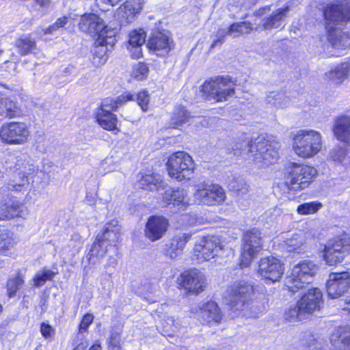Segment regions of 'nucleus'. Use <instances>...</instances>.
<instances>
[{
  "mask_svg": "<svg viewBox=\"0 0 350 350\" xmlns=\"http://www.w3.org/2000/svg\"><path fill=\"white\" fill-rule=\"evenodd\" d=\"M116 28L105 25L103 20L98 15L89 14V34L94 40L92 46L93 65L96 67L104 65L108 58V46L112 47L116 42Z\"/></svg>",
  "mask_w": 350,
  "mask_h": 350,
  "instance_id": "f257e3e1",
  "label": "nucleus"
},
{
  "mask_svg": "<svg viewBox=\"0 0 350 350\" xmlns=\"http://www.w3.org/2000/svg\"><path fill=\"white\" fill-rule=\"evenodd\" d=\"M323 14L326 21L325 27L329 31L333 46L341 49L350 46L347 36L334 27L336 23L350 21V0L332 3L325 7Z\"/></svg>",
  "mask_w": 350,
  "mask_h": 350,
  "instance_id": "f03ea898",
  "label": "nucleus"
},
{
  "mask_svg": "<svg viewBox=\"0 0 350 350\" xmlns=\"http://www.w3.org/2000/svg\"><path fill=\"white\" fill-rule=\"evenodd\" d=\"M253 291L252 285L244 280L232 284L227 293V299L231 309L242 312L243 315L248 318L258 317L259 312L251 304Z\"/></svg>",
  "mask_w": 350,
  "mask_h": 350,
  "instance_id": "7ed1b4c3",
  "label": "nucleus"
},
{
  "mask_svg": "<svg viewBox=\"0 0 350 350\" xmlns=\"http://www.w3.org/2000/svg\"><path fill=\"white\" fill-rule=\"evenodd\" d=\"M251 157L258 167H265L275 163L279 158L278 143L267 137L258 136L250 144Z\"/></svg>",
  "mask_w": 350,
  "mask_h": 350,
  "instance_id": "20e7f679",
  "label": "nucleus"
},
{
  "mask_svg": "<svg viewBox=\"0 0 350 350\" xmlns=\"http://www.w3.org/2000/svg\"><path fill=\"white\" fill-rule=\"evenodd\" d=\"M321 147V135L314 130H299L293 137V150L295 154L300 157H312L319 152Z\"/></svg>",
  "mask_w": 350,
  "mask_h": 350,
  "instance_id": "39448f33",
  "label": "nucleus"
},
{
  "mask_svg": "<svg viewBox=\"0 0 350 350\" xmlns=\"http://www.w3.org/2000/svg\"><path fill=\"white\" fill-rule=\"evenodd\" d=\"M317 173V170L309 165L293 163L284 181L278 184L284 190L298 191L308 187Z\"/></svg>",
  "mask_w": 350,
  "mask_h": 350,
  "instance_id": "423d86ee",
  "label": "nucleus"
},
{
  "mask_svg": "<svg viewBox=\"0 0 350 350\" xmlns=\"http://www.w3.org/2000/svg\"><path fill=\"white\" fill-rule=\"evenodd\" d=\"M317 271V267L310 260H304L295 265L291 274L286 277L285 285L292 292L303 288L305 284L311 283Z\"/></svg>",
  "mask_w": 350,
  "mask_h": 350,
  "instance_id": "0eeeda50",
  "label": "nucleus"
},
{
  "mask_svg": "<svg viewBox=\"0 0 350 350\" xmlns=\"http://www.w3.org/2000/svg\"><path fill=\"white\" fill-rule=\"evenodd\" d=\"M169 176L178 181L189 180L194 171V162L191 157L184 151H178L168 159Z\"/></svg>",
  "mask_w": 350,
  "mask_h": 350,
  "instance_id": "6e6552de",
  "label": "nucleus"
},
{
  "mask_svg": "<svg viewBox=\"0 0 350 350\" xmlns=\"http://www.w3.org/2000/svg\"><path fill=\"white\" fill-rule=\"evenodd\" d=\"M234 85L229 76H218L206 81L202 86V91L209 98L221 102L226 100L234 94Z\"/></svg>",
  "mask_w": 350,
  "mask_h": 350,
  "instance_id": "1a4fd4ad",
  "label": "nucleus"
},
{
  "mask_svg": "<svg viewBox=\"0 0 350 350\" xmlns=\"http://www.w3.org/2000/svg\"><path fill=\"white\" fill-rule=\"evenodd\" d=\"M262 248V240L259 230L256 228L244 232L242 254L240 261L241 267H247Z\"/></svg>",
  "mask_w": 350,
  "mask_h": 350,
  "instance_id": "9d476101",
  "label": "nucleus"
},
{
  "mask_svg": "<svg viewBox=\"0 0 350 350\" xmlns=\"http://www.w3.org/2000/svg\"><path fill=\"white\" fill-rule=\"evenodd\" d=\"M196 188L194 200L198 204L217 206L222 204L226 198L224 189L219 185L201 183Z\"/></svg>",
  "mask_w": 350,
  "mask_h": 350,
  "instance_id": "9b49d317",
  "label": "nucleus"
},
{
  "mask_svg": "<svg viewBox=\"0 0 350 350\" xmlns=\"http://www.w3.org/2000/svg\"><path fill=\"white\" fill-rule=\"evenodd\" d=\"M29 135V128L24 122H11L0 128L1 139L8 144H23L27 141Z\"/></svg>",
  "mask_w": 350,
  "mask_h": 350,
  "instance_id": "f8f14e48",
  "label": "nucleus"
},
{
  "mask_svg": "<svg viewBox=\"0 0 350 350\" xmlns=\"http://www.w3.org/2000/svg\"><path fill=\"white\" fill-rule=\"evenodd\" d=\"M350 250L349 239L336 238L327 241L323 250V258L329 265H334L343 260Z\"/></svg>",
  "mask_w": 350,
  "mask_h": 350,
  "instance_id": "ddd939ff",
  "label": "nucleus"
},
{
  "mask_svg": "<svg viewBox=\"0 0 350 350\" xmlns=\"http://www.w3.org/2000/svg\"><path fill=\"white\" fill-rule=\"evenodd\" d=\"M258 273L262 278L275 282L278 281L284 273L283 265L275 257L269 256L260 259Z\"/></svg>",
  "mask_w": 350,
  "mask_h": 350,
  "instance_id": "4468645a",
  "label": "nucleus"
},
{
  "mask_svg": "<svg viewBox=\"0 0 350 350\" xmlns=\"http://www.w3.org/2000/svg\"><path fill=\"white\" fill-rule=\"evenodd\" d=\"M350 286V273L348 271L331 273L326 282L328 295L332 298H338L344 295Z\"/></svg>",
  "mask_w": 350,
  "mask_h": 350,
  "instance_id": "2eb2a0df",
  "label": "nucleus"
},
{
  "mask_svg": "<svg viewBox=\"0 0 350 350\" xmlns=\"http://www.w3.org/2000/svg\"><path fill=\"white\" fill-rule=\"evenodd\" d=\"M147 46L157 55L165 56L173 48V40L167 31H157L152 33Z\"/></svg>",
  "mask_w": 350,
  "mask_h": 350,
  "instance_id": "dca6fc26",
  "label": "nucleus"
},
{
  "mask_svg": "<svg viewBox=\"0 0 350 350\" xmlns=\"http://www.w3.org/2000/svg\"><path fill=\"white\" fill-rule=\"evenodd\" d=\"M218 240L213 237H202L197 241L194 247V256L199 262L209 260L217 255L220 248Z\"/></svg>",
  "mask_w": 350,
  "mask_h": 350,
  "instance_id": "f3484780",
  "label": "nucleus"
},
{
  "mask_svg": "<svg viewBox=\"0 0 350 350\" xmlns=\"http://www.w3.org/2000/svg\"><path fill=\"white\" fill-rule=\"evenodd\" d=\"M169 226L168 220L162 216H151L146 225L145 237L151 241L161 239Z\"/></svg>",
  "mask_w": 350,
  "mask_h": 350,
  "instance_id": "a211bd4d",
  "label": "nucleus"
},
{
  "mask_svg": "<svg viewBox=\"0 0 350 350\" xmlns=\"http://www.w3.org/2000/svg\"><path fill=\"white\" fill-rule=\"evenodd\" d=\"M301 312L305 314H312L319 310L323 304V294L317 288L309 289L297 301Z\"/></svg>",
  "mask_w": 350,
  "mask_h": 350,
  "instance_id": "6ab92c4d",
  "label": "nucleus"
},
{
  "mask_svg": "<svg viewBox=\"0 0 350 350\" xmlns=\"http://www.w3.org/2000/svg\"><path fill=\"white\" fill-rule=\"evenodd\" d=\"M181 283L183 286L189 292L198 293L203 291L205 279L201 272L193 269L182 273Z\"/></svg>",
  "mask_w": 350,
  "mask_h": 350,
  "instance_id": "aec40b11",
  "label": "nucleus"
},
{
  "mask_svg": "<svg viewBox=\"0 0 350 350\" xmlns=\"http://www.w3.org/2000/svg\"><path fill=\"white\" fill-rule=\"evenodd\" d=\"M144 0H127L117 10L116 15L119 19L126 23H131L139 14L143 8Z\"/></svg>",
  "mask_w": 350,
  "mask_h": 350,
  "instance_id": "412c9836",
  "label": "nucleus"
},
{
  "mask_svg": "<svg viewBox=\"0 0 350 350\" xmlns=\"http://www.w3.org/2000/svg\"><path fill=\"white\" fill-rule=\"evenodd\" d=\"M332 131L338 141L350 146V116L342 115L337 117Z\"/></svg>",
  "mask_w": 350,
  "mask_h": 350,
  "instance_id": "4be33fe9",
  "label": "nucleus"
},
{
  "mask_svg": "<svg viewBox=\"0 0 350 350\" xmlns=\"http://www.w3.org/2000/svg\"><path fill=\"white\" fill-rule=\"evenodd\" d=\"M163 200L166 204H172L180 208H185L189 204L187 192L183 189H167L163 195Z\"/></svg>",
  "mask_w": 350,
  "mask_h": 350,
  "instance_id": "5701e85b",
  "label": "nucleus"
},
{
  "mask_svg": "<svg viewBox=\"0 0 350 350\" xmlns=\"http://www.w3.org/2000/svg\"><path fill=\"white\" fill-rule=\"evenodd\" d=\"M289 11V7L279 8L273 12L268 17L262 20V27L267 29H277L285 25V18Z\"/></svg>",
  "mask_w": 350,
  "mask_h": 350,
  "instance_id": "b1692460",
  "label": "nucleus"
},
{
  "mask_svg": "<svg viewBox=\"0 0 350 350\" xmlns=\"http://www.w3.org/2000/svg\"><path fill=\"white\" fill-rule=\"evenodd\" d=\"M189 239V236L186 234L175 236L169 243L165 245V254L171 259L176 258L182 254Z\"/></svg>",
  "mask_w": 350,
  "mask_h": 350,
  "instance_id": "393cba45",
  "label": "nucleus"
},
{
  "mask_svg": "<svg viewBox=\"0 0 350 350\" xmlns=\"http://www.w3.org/2000/svg\"><path fill=\"white\" fill-rule=\"evenodd\" d=\"M200 310L202 318L206 323H219L222 319L221 312L215 301H208L203 304Z\"/></svg>",
  "mask_w": 350,
  "mask_h": 350,
  "instance_id": "a878e982",
  "label": "nucleus"
},
{
  "mask_svg": "<svg viewBox=\"0 0 350 350\" xmlns=\"http://www.w3.org/2000/svg\"><path fill=\"white\" fill-rule=\"evenodd\" d=\"M22 113L21 107L10 98L3 97L0 100V116L12 118Z\"/></svg>",
  "mask_w": 350,
  "mask_h": 350,
  "instance_id": "bb28decb",
  "label": "nucleus"
},
{
  "mask_svg": "<svg viewBox=\"0 0 350 350\" xmlns=\"http://www.w3.org/2000/svg\"><path fill=\"white\" fill-rule=\"evenodd\" d=\"M117 224V221H111L107 223L103 234H100L103 241H106V245L108 247H113L116 250H117L116 243L120 237V228Z\"/></svg>",
  "mask_w": 350,
  "mask_h": 350,
  "instance_id": "cd10ccee",
  "label": "nucleus"
},
{
  "mask_svg": "<svg viewBox=\"0 0 350 350\" xmlns=\"http://www.w3.org/2000/svg\"><path fill=\"white\" fill-rule=\"evenodd\" d=\"M134 99V95L131 93H126L125 95H120L116 98H105L98 111H104L111 112L113 110H116L119 107L122 105L128 100Z\"/></svg>",
  "mask_w": 350,
  "mask_h": 350,
  "instance_id": "c85d7f7f",
  "label": "nucleus"
},
{
  "mask_svg": "<svg viewBox=\"0 0 350 350\" xmlns=\"http://www.w3.org/2000/svg\"><path fill=\"white\" fill-rule=\"evenodd\" d=\"M33 170L29 168L26 170V166L23 170L18 172L14 176V178L8 183V189L12 191H22L23 189L27 190L29 187V180L27 175H29L33 172Z\"/></svg>",
  "mask_w": 350,
  "mask_h": 350,
  "instance_id": "c756f323",
  "label": "nucleus"
},
{
  "mask_svg": "<svg viewBox=\"0 0 350 350\" xmlns=\"http://www.w3.org/2000/svg\"><path fill=\"white\" fill-rule=\"evenodd\" d=\"M350 328H338L331 335L330 343L336 349L347 350Z\"/></svg>",
  "mask_w": 350,
  "mask_h": 350,
  "instance_id": "7c9ffc66",
  "label": "nucleus"
},
{
  "mask_svg": "<svg viewBox=\"0 0 350 350\" xmlns=\"http://www.w3.org/2000/svg\"><path fill=\"white\" fill-rule=\"evenodd\" d=\"M95 118L98 124L105 130L114 131L117 129L118 120L116 116L111 112L97 111Z\"/></svg>",
  "mask_w": 350,
  "mask_h": 350,
  "instance_id": "2f4dec72",
  "label": "nucleus"
},
{
  "mask_svg": "<svg viewBox=\"0 0 350 350\" xmlns=\"http://www.w3.org/2000/svg\"><path fill=\"white\" fill-rule=\"evenodd\" d=\"M18 52L21 55L33 53L36 50V42L29 34L22 35L15 42Z\"/></svg>",
  "mask_w": 350,
  "mask_h": 350,
  "instance_id": "473e14b6",
  "label": "nucleus"
},
{
  "mask_svg": "<svg viewBox=\"0 0 350 350\" xmlns=\"http://www.w3.org/2000/svg\"><path fill=\"white\" fill-rule=\"evenodd\" d=\"M350 75V64L344 62L327 73V77L336 83H342Z\"/></svg>",
  "mask_w": 350,
  "mask_h": 350,
  "instance_id": "72a5a7b5",
  "label": "nucleus"
},
{
  "mask_svg": "<svg viewBox=\"0 0 350 350\" xmlns=\"http://www.w3.org/2000/svg\"><path fill=\"white\" fill-rule=\"evenodd\" d=\"M305 241V233L302 231H299L293 234L290 237L286 238L284 241V243L287 251L295 252L303 250Z\"/></svg>",
  "mask_w": 350,
  "mask_h": 350,
  "instance_id": "f704fd0d",
  "label": "nucleus"
},
{
  "mask_svg": "<svg viewBox=\"0 0 350 350\" xmlns=\"http://www.w3.org/2000/svg\"><path fill=\"white\" fill-rule=\"evenodd\" d=\"M161 178L159 174H146L139 180V187L143 189H158L161 184Z\"/></svg>",
  "mask_w": 350,
  "mask_h": 350,
  "instance_id": "c9c22d12",
  "label": "nucleus"
},
{
  "mask_svg": "<svg viewBox=\"0 0 350 350\" xmlns=\"http://www.w3.org/2000/svg\"><path fill=\"white\" fill-rule=\"evenodd\" d=\"M254 139L242 140L235 142L228 148L229 154H232L235 157H241L245 154L251 155L250 144H253Z\"/></svg>",
  "mask_w": 350,
  "mask_h": 350,
  "instance_id": "e433bc0d",
  "label": "nucleus"
},
{
  "mask_svg": "<svg viewBox=\"0 0 350 350\" xmlns=\"http://www.w3.org/2000/svg\"><path fill=\"white\" fill-rule=\"evenodd\" d=\"M265 102L271 107L284 108L288 104L289 99L282 92H271L267 96Z\"/></svg>",
  "mask_w": 350,
  "mask_h": 350,
  "instance_id": "4c0bfd02",
  "label": "nucleus"
},
{
  "mask_svg": "<svg viewBox=\"0 0 350 350\" xmlns=\"http://www.w3.org/2000/svg\"><path fill=\"white\" fill-rule=\"evenodd\" d=\"M107 248L108 246L106 245V241H103L100 234H98L89 250V256H90L89 261L93 256L98 258H103L105 255Z\"/></svg>",
  "mask_w": 350,
  "mask_h": 350,
  "instance_id": "58836bf2",
  "label": "nucleus"
},
{
  "mask_svg": "<svg viewBox=\"0 0 350 350\" xmlns=\"http://www.w3.org/2000/svg\"><path fill=\"white\" fill-rule=\"evenodd\" d=\"M189 113L184 107H179L175 110L174 114L171 120V125L174 129H178L185 123L188 122L191 118Z\"/></svg>",
  "mask_w": 350,
  "mask_h": 350,
  "instance_id": "ea45409f",
  "label": "nucleus"
},
{
  "mask_svg": "<svg viewBox=\"0 0 350 350\" xmlns=\"http://www.w3.org/2000/svg\"><path fill=\"white\" fill-rule=\"evenodd\" d=\"M10 212L8 215H3L4 217H25L28 214L27 208L15 198H10Z\"/></svg>",
  "mask_w": 350,
  "mask_h": 350,
  "instance_id": "a19ab883",
  "label": "nucleus"
},
{
  "mask_svg": "<svg viewBox=\"0 0 350 350\" xmlns=\"http://www.w3.org/2000/svg\"><path fill=\"white\" fill-rule=\"evenodd\" d=\"M24 283V280L21 274H17L16 277L10 278L7 282V291L10 298L14 297L18 290H19Z\"/></svg>",
  "mask_w": 350,
  "mask_h": 350,
  "instance_id": "79ce46f5",
  "label": "nucleus"
},
{
  "mask_svg": "<svg viewBox=\"0 0 350 350\" xmlns=\"http://www.w3.org/2000/svg\"><path fill=\"white\" fill-rule=\"evenodd\" d=\"M322 206L323 204L321 202L316 201L305 202L297 206V212L300 215L314 214Z\"/></svg>",
  "mask_w": 350,
  "mask_h": 350,
  "instance_id": "37998d69",
  "label": "nucleus"
},
{
  "mask_svg": "<svg viewBox=\"0 0 350 350\" xmlns=\"http://www.w3.org/2000/svg\"><path fill=\"white\" fill-rule=\"evenodd\" d=\"M229 187L230 189L241 195L245 194L248 191L249 188L245 180L241 177L232 179L229 183Z\"/></svg>",
  "mask_w": 350,
  "mask_h": 350,
  "instance_id": "c03bdc74",
  "label": "nucleus"
},
{
  "mask_svg": "<svg viewBox=\"0 0 350 350\" xmlns=\"http://www.w3.org/2000/svg\"><path fill=\"white\" fill-rule=\"evenodd\" d=\"M146 40V33L143 29H135L129 33V43L130 46H142Z\"/></svg>",
  "mask_w": 350,
  "mask_h": 350,
  "instance_id": "a18cd8bd",
  "label": "nucleus"
},
{
  "mask_svg": "<svg viewBox=\"0 0 350 350\" xmlns=\"http://www.w3.org/2000/svg\"><path fill=\"white\" fill-rule=\"evenodd\" d=\"M55 273L51 270L43 269L36 273L33 278L34 286L38 287L44 284L47 280H51L55 276Z\"/></svg>",
  "mask_w": 350,
  "mask_h": 350,
  "instance_id": "49530a36",
  "label": "nucleus"
},
{
  "mask_svg": "<svg viewBox=\"0 0 350 350\" xmlns=\"http://www.w3.org/2000/svg\"><path fill=\"white\" fill-rule=\"evenodd\" d=\"M12 245L10 232L5 228H0V252L7 251Z\"/></svg>",
  "mask_w": 350,
  "mask_h": 350,
  "instance_id": "de8ad7c7",
  "label": "nucleus"
},
{
  "mask_svg": "<svg viewBox=\"0 0 350 350\" xmlns=\"http://www.w3.org/2000/svg\"><path fill=\"white\" fill-rule=\"evenodd\" d=\"M67 23H68L67 18L66 16H63V17L59 18L53 25H51L48 28H46L45 29H38L36 32L38 35H40L42 33H43L44 34H51L53 31L59 29V28L64 27L67 24Z\"/></svg>",
  "mask_w": 350,
  "mask_h": 350,
  "instance_id": "09e8293b",
  "label": "nucleus"
},
{
  "mask_svg": "<svg viewBox=\"0 0 350 350\" xmlns=\"http://www.w3.org/2000/svg\"><path fill=\"white\" fill-rule=\"evenodd\" d=\"M148 70V68L146 64L139 62L134 66L133 76L137 80H144L146 78Z\"/></svg>",
  "mask_w": 350,
  "mask_h": 350,
  "instance_id": "8fccbe9b",
  "label": "nucleus"
},
{
  "mask_svg": "<svg viewBox=\"0 0 350 350\" xmlns=\"http://www.w3.org/2000/svg\"><path fill=\"white\" fill-rule=\"evenodd\" d=\"M161 326L163 327V334L171 336L175 332L177 325L175 324V320L172 317H167L161 321Z\"/></svg>",
  "mask_w": 350,
  "mask_h": 350,
  "instance_id": "3c124183",
  "label": "nucleus"
},
{
  "mask_svg": "<svg viewBox=\"0 0 350 350\" xmlns=\"http://www.w3.org/2000/svg\"><path fill=\"white\" fill-rule=\"evenodd\" d=\"M303 314H305V312H301L298 302L295 306L289 308L285 313L286 319L289 321H295L301 319Z\"/></svg>",
  "mask_w": 350,
  "mask_h": 350,
  "instance_id": "603ef678",
  "label": "nucleus"
},
{
  "mask_svg": "<svg viewBox=\"0 0 350 350\" xmlns=\"http://www.w3.org/2000/svg\"><path fill=\"white\" fill-rule=\"evenodd\" d=\"M120 336L118 332H111L108 340V350H120Z\"/></svg>",
  "mask_w": 350,
  "mask_h": 350,
  "instance_id": "864d4df0",
  "label": "nucleus"
},
{
  "mask_svg": "<svg viewBox=\"0 0 350 350\" xmlns=\"http://www.w3.org/2000/svg\"><path fill=\"white\" fill-rule=\"evenodd\" d=\"M330 154L333 161L343 163L347 154V151L341 147H336L332 150Z\"/></svg>",
  "mask_w": 350,
  "mask_h": 350,
  "instance_id": "5fc2aeb1",
  "label": "nucleus"
},
{
  "mask_svg": "<svg viewBox=\"0 0 350 350\" xmlns=\"http://www.w3.org/2000/svg\"><path fill=\"white\" fill-rule=\"evenodd\" d=\"M138 105L143 111H146L149 103V95L146 91L139 92L136 96Z\"/></svg>",
  "mask_w": 350,
  "mask_h": 350,
  "instance_id": "6e6d98bb",
  "label": "nucleus"
},
{
  "mask_svg": "<svg viewBox=\"0 0 350 350\" xmlns=\"http://www.w3.org/2000/svg\"><path fill=\"white\" fill-rule=\"evenodd\" d=\"M228 28V29H219L217 31V39L213 40L211 47L214 48L218 45H221L224 42V38L226 36H229Z\"/></svg>",
  "mask_w": 350,
  "mask_h": 350,
  "instance_id": "4d7b16f0",
  "label": "nucleus"
},
{
  "mask_svg": "<svg viewBox=\"0 0 350 350\" xmlns=\"http://www.w3.org/2000/svg\"><path fill=\"white\" fill-rule=\"evenodd\" d=\"M40 332L45 338H47L54 334V329L48 323H42L40 325Z\"/></svg>",
  "mask_w": 350,
  "mask_h": 350,
  "instance_id": "13d9d810",
  "label": "nucleus"
},
{
  "mask_svg": "<svg viewBox=\"0 0 350 350\" xmlns=\"http://www.w3.org/2000/svg\"><path fill=\"white\" fill-rule=\"evenodd\" d=\"M239 23V30L241 32V35L250 33L253 29L252 24L250 23L241 22V23Z\"/></svg>",
  "mask_w": 350,
  "mask_h": 350,
  "instance_id": "bf43d9fd",
  "label": "nucleus"
},
{
  "mask_svg": "<svg viewBox=\"0 0 350 350\" xmlns=\"http://www.w3.org/2000/svg\"><path fill=\"white\" fill-rule=\"evenodd\" d=\"M229 36L233 37V38H237L238 36H241V32L239 30V26L238 23H232L229 27H228V31Z\"/></svg>",
  "mask_w": 350,
  "mask_h": 350,
  "instance_id": "052dcab7",
  "label": "nucleus"
},
{
  "mask_svg": "<svg viewBox=\"0 0 350 350\" xmlns=\"http://www.w3.org/2000/svg\"><path fill=\"white\" fill-rule=\"evenodd\" d=\"M131 53L133 59H139L142 56V46H131Z\"/></svg>",
  "mask_w": 350,
  "mask_h": 350,
  "instance_id": "680f3d73",
  "label": "nucleus"
},
{
  "mask_svg": "<svg viewBox=\"0 0 350 350\" xmlns=\"http://www.w3.org/2000/svg\"><path fill=\"white\" fill-rule=\"evenodd\" d=\"M10 209H8L6 204H5L4 202L0 204V220H3L5 219H12V217H4L3 215H8Z\"/></svg>",
  "mask_w": 350,
  "mask_h": 350,
  "instance_id": "e2e57ef3",
  "label": "nucleus"
},
{
  "mask_svg": "<svg viewBox=\"0 0 350 350\" xmlns=\"http://www.w3.org/2000/svg\"><path fill=\"white\" fill-rule=\"evenodd\" d=\"M87 329H88V314H85L83 315V318L81 321V323L79 325V332L82 334V333L86 332Z\"/></svg>",
  "mask_w": 350,
  "mask_h": 350,
  "instance_id": "0e129e2a",
  "label": "nucleus"
},
{
  "mask_svg": "<svg viewBox=\"0 0 350 350\" xmlns=\"http://www.w3.org/2000/svg\"><path fill=\"white\" fill-rule=\"evenodd\" d=\"M118 263L117 258L114 256H109L107 260V262L106 264L107 267H113L114 268Z\"/></svg>",
  "mask_w": 350,
  "mask_h": 350,
  "instance_id": "69168bd1",
  "label": "nucleus"
},
{
  "mask_svg": "<svg viewBox=\"0 0 350 350\" xmlns=\"http://www.w3.org/2000/svg\"><path fill=\"white\" fill-rule=\"evenodd\" d=\"M86 20V14H85L82 18H81V21L79 23V28L83 31H85L86 32L87 30H88V27H86L85 23L83 21H85Z\"/></svg>",
  "mask_w": 350,
  "mask_h": 350,
  "instance_id": "338daca9",
  "label": "nucleus"
},
{
  "mask_svg": "<svg viewBox=\"0 0 350 350\" xmlns=\"http://www.w3.org/2000/svg\"><path fill=\"white\" fill-rule=\"evenodd\" d=\"M89 350H102L100 342L96 341L90 348H89Z\"/></svg>",
  "mask_w": 350,
  "mask_h": 350,
  "instance_id": "774afa93",
  "label": "nucleus"
}]
</instances>
